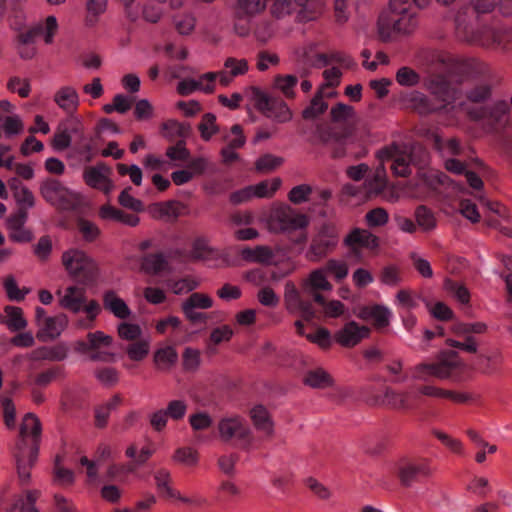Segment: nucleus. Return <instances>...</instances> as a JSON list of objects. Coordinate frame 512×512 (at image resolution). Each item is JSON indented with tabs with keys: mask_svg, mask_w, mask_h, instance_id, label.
Segmentation results:
<instances>
[{
	"mask_svg": "<svg viewBox=\"0 0 512 512\" xmlns=\"http://www.w3.org/2000/svg\"><path fill=\"white\" fill-rule=\"evenodd\" d=\"M464 368L465 363L456 351L442 350L437 354L435 362L422 361L412 366L410 375L412 380L419 382H427L430 378L447 380L455 371Z\"/></svg>",
	"mask_w": 512,
	"mask_h": 512,
	"instance_id": "nucleus-1",
	"label": "nucleus"
},
{
	"mask_svg": "<svg viewBox=\"0 0 512 512\" xmlns=\"http://www.w3.org/2000/svg\"><path fill=\"white\" fill-rule=\"evenodd\" d=\"M309 220L305 214L299 213L287 204H276L270 209L267 227L274 233H286L308 226Z\"/></svg>",
	"mask_w": 512,
	"mask_h": 512,
	"instance_id": "nucleus-2",
	"label": "nucleus"
},
{
	"mask_svg": "<svg viewBox=\"0 0 512 512\" xmlns=\"http://www.w3.org/2000/svg\"><path fill=\"white\" fill-rule=\"evenodd\" d=\"M61 261L66 272L83 283L93 280L98 274L96 261L81 249L70 248L64 251Z\"/></svg>",
	"mask_w": 512,
	"mask_h": 512,
	"instance_id": "nucleus-3",
	"label": "nucleus"
},
{
	"mask_svg": "<svg viewBox=\"0 0 512 512\" xmlns=\"http://www.w3.org/2000/svg\"><path fill=\"white\" fill-rule=\"evenodd\" d=\"M218 435L225 443H234L244 449L252 444V430L244 417L228 415L221 418L217 425Z\"/></svg>",
	"mask_w": 512,
	"mask_h": 512,
	"instance_id": "nucleus-4",
	"label": "nucleus"
},
{
	"mask_svg": "<svg viewBox=\"0 0 512 512\" xmlns=\"http://www.w3.org/2000/svg\"><path fill=\"white\" fill-rule=\"evenodd\" d=\"M338 242L339 232L337 227L334 224L325 223L312 238L306 252V258L311 262H319L335 250Z\"/></svg>",
	"mask_w": 512,
	"mask_h": 512,
	"instance_id": "nucleus-5",
	"label": "nucleus"
},
{
	"mask_svg": "<svg viewBox=\"0 0 512 512\" xmlns=\"http://www.w3.org/2000/svg\"><path fill=\"white\" fill-rule=\"evenodd\" d=\"M40 194L51 205L59 209H74L80 202V194L65 187L56 179H47L40 185Z\"/></svg>",
	"mask_w": 512,
	"mask_h": 512,
	"instance_id": "nucleus-6",
	"label": "nucleus"
},
{
	"mask_svg": "<svg viewBox=\"0 0 512 512\" xmlns=\"http://www.w3.org/2000/svg\"><path fill=\"white\" fill-rule=\"evenodd\" d=\"M36 337L39 341L48 342L58 338L65 330L68 320L64 314L48 316L42 307L35 308Z\"/></svg>",
	"mask_w": 512,
	"mask_h": 512,
	"instance_id": "nucleus-7",
	"label": "nucleus"
},
{
	"mask_svg": "<svg viewBox=\"0 0 512 512\" xmlns=\"http://www.w3.org/2000/svg\"><path fill=\"white\" fill-rule=\"evenodd\" d=\"M424 87L436 99L445 103L440 110L449 113L450 110L456 108L455 105L450 106L457 99V91L447 81L446 77L442 75H433L425 79Z\"/></svg>",
	"mask_w": 512,
	"mask_h": 512,
	"instance_id": "nucleus-8",
	"label": "nucleus"
},
{
	"mask_svg": "<svg viewBox=\"0 0 512 512\" xmlns=\"http://www.w3.org/2000/svg\"><path fill=\"white\" fill-rule=\"evenodd\" d=\"M301 289L304 293L311 296L314 302H323L322 293L331 292L332 283L328 280L326 270L317 268L312 270L301 281Z\"/></svg>",
	"mask_w": 512,
	"mask_h": 512,
	"instance_id": "nucleus-9",
	"label": "nucleus"
},
{
	"mask_svg": "<svg viewBox=\"0 0 512 512\" xmlns=\"http://www.w3.org/2000/svg\"><path fill=\"white\" fill-rule=\"evenodd\" d=\"M381 163L392 161L391 169L396 176L406 177L411 173L410 152L400 149L396 145L385 147L377 152Z\"/></svg>",
	"mask_w": 512,
	"mask_h": 512,
	"instance_id": "nucleus-10",
	"label": "nucleus"
},
{
	"mask_svg": "<svg viewBox=\"0 0 512 512\" xmlns=\"http://www.w3.org/2000/svg\"><path fill=\"white\" fill-rule=\"evenodd\" d=\"M284 304L291 314H300L305 320L314 318L315 311L311 302L304 300L300 291L292 281H287L284 286Z\"/></svg>",
	"mask_w": 512,
	"mask_h": 512,
	"instance_id": "nucleus-11",
	"label": "nucleus"
},
{
	"mask_svg": "<svg viewBox=\"0 0 512 512\" xmlns=\"http://www.w3.org/2000/svg\"><path fill=\"white\" fill-rule=\"evenodd\" d=\"M390 13L399 34H409L417 27L413 3L405 4L399 0H390Z\"/></svg>",
	"mask_w": 512,
	"mask_h": 512,
	"instance_id": "nucleus-12",
	"label": "nucleus"
},
{
	"mask_svg": "<svg viewBox=\"0 0 512 512\" xmlns=\"http://www.w3.org/2000/svg\"><path fill=\"white\" fill-rule=\"evenodd\" d=\"M203 262L208 267H226L230 265L229 258L213 248L207 239L194 238V262Z\"/></svg>",
	"mask_w": 512,
	"mask_h": 512,
	"instance_id": "nucleus-13",
	"label": "nucleus"
},
{
	"mask_svg": "<svg viewBox=\"0 0 512 512\" xmlns=\"http://www.w3.org/2000/svg\"><path fill=\"white\" fill-rule=\"evenodd\" d=\"M370 328L355 321L347 322L335 335V341L343 347H354L370 335Z\"/></svg>",
	"mask_w": 512,
	"mask_h": 512,
	"instance_id": "nucleus-14",
	"label": "nucleus"
},
{
	"mask_svg": "<svg viewBox=\"0 0 512 512\" xmlns=\"http://www.w3.org/2000/svg\"><path fill=\"white\" fill-rule=\"evenodd\" d=\"M27 211L19 209L16 213L9 215L5 220V228L9 238L14 242L26 243L33 238L32 232L25 227Z\"/></svg>",
	"mask_w": 512,
	"mask_h": 512,
	"instance_id": "nucleus-15",
	"label": "nucleus"
},
{
	"mask_svg": "<svg viewBox=\"0 0 512 512\" xmlns=\"http://www.w3.org/2000/svg\"><path fill=\"white\" fill-rule=\"evenodd\" d=\"M38 454V445L22 447V444L16 445L15 458L17 473L21 483H28L30 480V471L34 465Z\"/></svg>",
	"mask_w": 512,
	"mask_h": 512,
	"instance_id": "nucleus-16",
	"label": "nucleus"
},
{
	"mask_svg": "<svg viewBox=\"0 0 512 512\" xmlns=\"http://www.w3.org/2000/svg\"><path fill=\"white\" fill-rule=\"evenodd\" d=\"M109 174L110 169L100 164L87 167L83 172V179L88 186L109 194L114 189V184L110 180Z\"/></svg>",
	"mask_w": 512,
	"mask_h": 512,
	"instance_id": "nucleus-17",
	"label": "nucleus"
},
{
	"mask_svg": "<svg viewBox=\"0 0 512 512\" xmlns=\"http://www.w3.org/2000/svg\"><path fill=\"white\" fill-rule=\"evenodd\" d=\"M56 295L59 298V305L63 309L73 313L82 311L86 300V291L84 288L71 285L63 290L59 289Z\"/></svg>",
	"mask_w": 512,
	"mask_h": 512,
	"instance_id": "nucleus-18",
	"label": "nucleus"
},
{
	"mask_svg": "<svg viewBox=\"0 0 512 512\" xmlns=\"http://www.w3.org/2000/svg\"><path fill=\"white\" fill-rule=\"evenodd\" d=\"M258 108L263 111L267 117L279 123H285L292 119V112L285 102L269 100L264 94H260L259 96Z\"/></svg>",
	"mask_w": 512,
	"mask_h": 512,
	"instance_id": "nucleus-19",
	"label": "nucleus"
},
{
	"mask_svg": "<svg viewBox=\"0 0 512 512\" xmlns=\"http://www.w3.org/2000/svg\"><path fill=\"white\" fill-rule=\"evenodd\" d=\"M343 243L352 251L358 248L375 250L379 247V238L366 229L354 228L344 238Z\"/></svg>",
	"mask_w": 512,
	"mask_h": 512,
	"instance_id": "nucleus-20",
	"label": "nucleus"
},
{
	"mask_svg": "<svg viewBox=\"0 0 512 512\" xmlns=\"http://www.w3.org/2000/svg\"><path fill=\"white\" fill-rule=\"evenodd\" d=\"M460 108L465 109L466 113L474 120L491 119L494 122H498L508 113V104L504 101L495 102L490 106H479L475 108L461 104Z\"/></svg>",
	"mask_w": 512,
	"mask_h": 512,
	"instance_id": "nucleus-21",
	"label": "nucleus"
},
{
	"mask_svg": "<svg viewBox=\"0 0 512 512\" xmlns=\"http://www.w3.org/2000/svg\"><path fill=\"white\" fill-rule=\"evenodd\" d=\"M91 346L90 359L94 361L109 362L113 359L114 354L102 351V348H109L113 344V338L102 331H95L87 335Z\"/></svg>",
	"mask_w": 512,
	"mask_h": 512,
	"instance_id": "nucleus-22",
	"label": "nucleus"
},
{
	"mask_svg": "<svg viewBox=\"0 0 512 512\" xmlns=\"http://www.w3.org/2000/svg\"><path fill=\"white\" fill-rule=\"evenodd\" d=\"M155 486L159 495L165 499H171L175 504L189 503V498L182 496L181 493L175 490L171 483V474L166 469H160L154 474Z\"/></svg>",
	"mask_w": 512,
	"mask_h": 512,
	"instance_id": "nucleus-23",
	"label": "nucleus"
},
{
	"mask_svg": "<svg viewBox=\"0 0 512 512\" xmlns=\"http://www.w3.org/2000/svg\"><path fill=\"white\" fill-rule=\"evenodd\" d=\"M391 311L383 305L361 307L356 316L364 321L372 320L377 329L385 328L390 323Z\"/></svg>",
	"mask_w": 512,
	"mask_h": 512,
	"instance_id": "nucleus-24",
	"label": "nucleus"
},
{
	"mask_svg": "<svg viewBox=\"0 0 512 512\" xmlns=\"http://www.w3.org/2000/svg\"><path fill=\"white\" fill-rule=\"evenodd\" d=\"M250 418L254 428L260 432L265 439H271L274 436V422L268 410L261 405H257L250 410Z\"/></svg>",
	"mask_w": 512,
	"mask_h": 512,
	"instance_id": "nucleus-25",
	"label": "nucleus"
},
{
	"mask_svg": "<svg viewBox=\"0 0 512 512\" xmlns=\"http://www.w3.org/2000/svg\"><path fill=\"white\" fill-rule=\"evenodd\" d=\"M54 103L64 112L74 113L80 103L77 90L69 85L57 89L53 95Z\"/></svg>",
	"mask_w": 512,
	"mask_h": 512,
	"instance_id": "nucleus-26",
	"label": "nucleus"
},
{
	"mask_svg": "<svg viewBox=\"0 0 512 512\" xmlns=\"http://www.w3.org/2000/svg\"><path fill=\"white\" fill-rule=\"evenodd\" d=\"M431 469L426 461H404L399 465L398 474L405 485H410L419 476H428Z\"/></svg>",
	"mask_w": 512,
	"mask_h": 512,
	"instance_id": "nucleus-27",
	"label": "nucleus"
},
{
	"mask_svg": "<svg viewBox=\"0 0 512 512\" xmlns=\"http://www.w3.org/2000/svg\"><path fill=\"white\" fill-rule=\"evenodd\" d=\"M224 69L219 72V82L223 86L231 83L234 77L247 73L249 66L244 58L229 57L224 61Z\"/></svg>",
	"mask_w": 512,
	"mask_h": 512,
	"instance_id": "nucleus-28",
	"label": "nucleus"
},
{
	"mask_svg": "<svg viewBox=\"0 0 512 512\" xmlns=\"http://www.w3.org/2000/svg\"><path fill=\"white\" fill-rule=\"evenodd\" d=\"M104 308L118 319L130 318L132 311L127 303L115 291L108 290L103 294Z\"/></svg>",
	"mask_w": 512,
	"mask_h": 512,
	"instance_id": "nucleus-29",
	"label": "nucleus"
},
{
	"mask_svg": "<svg viewBox=\"0 0 512 512\" xmlns=\"http://www.w3.org/2000/svg\"><path fill=\"white\" fill-rule=\"evenodd\" d=\"M149 211L154 218L171 221L182 215L185 207L178 201H167L152 204Z\"/></svg>",
	"mask_w": 512,
	"mask_h": 512,
	"instance_id": "nucleus-30",
	"label": "nucleus"
},
{
	"mask_svg": "<svg viewBox=\"0 0 512 512\" xmlns=\"http://www.w3.org/2000/svg\"><path fill=\"white\" fill-rule=\"evenodd\" d=\"M413 398H416V395L408 391H397L387 388L384 391L382 402L395 410H409L413 407Z\"/></svg>",
	"mask_w": 512,
	"mask_h": 512,
	"instance_id": "nucleus-31",
	"label": "nucleus"
},
{
	"mask_svg": "<svg viewBox=\"0 0 512 512\" xmlns=\"http://www.w3.org/2000/svg\"><path fill=\"white\" fill-rule=\"evenodd\" d=\"M41 435V423L37 416L28 413L24 416L21 427H20V440L17 444H22V447H28L26 438L32 437L33 444L37 445V442Z\"/></svg>",
	"mask_w": 512,
	"mask_h": 512,
	"instance_id": "nucleus-32",
	"label": "nucleus"
},
{
	"mask_svg": "<svg viewBox=\"0 0 512 512\" xmlns=\"http://www.w3.org/2000/svg\"><path fill=\"white\" fill-rule=\"evenodd\" d=\"M67 355V346L65 344H58L36 348L32 351L31 358L35 361H62Z\"/></svg>",
	"mask_w": 512,
	"mask_h": 512,
	"instance_id": "nucleus-33",
	"label": "nucleus"
},
{
	"mask_svg": "<svg viewBox=\"0 0 512 512\" xmlns=\"http://www.w3.org/2000/svg\"><path fill=\"white\" fill-rule=\"evenodd\" d=\"M240 255L247 262L266 265L271 264L275 257L273 250L264 245H258L255 248H244L241 250Z\"/></svg>",
	"mask_w": 512,
	"mask_h": 512,
	"instance_id": "nucleus-34",
	"label": "nucleus"
},
{
	"mask_svg": "<svg viewBox=\"0 0 512 512\" xmlns=\"http://www.w3.org/2000/svg\"><path fill=\"white\" fill-rule=\"evenodd\" d=\"M403 101L406 105L416 110L419 114H429L436 110L428 97L419 91H411L403 96Z\"/></svg>",
	"mask_w": 512,
	"mask_h": 512,
	"instance_id": "nucleus-35",
	"label": "nucleus"
},
{
	"mask_svg": "<svg viewBox=\"0 0 512 512\" xmlns=\"http://www.w3.org/2000/svg\"><path fill=\"white\" fill-rule=\"evenodd\" d=\"M305 385L315 389H325L333 385L332 376L323 368H315L308 370L304 377Z\"/></svg>",
	"mask_w": 512,
	"mask_h": 512,
	"instance_id": "nucleus-36",
	"label": "nucleus"
},
{
	"mask_svg": "<svg viewBox=\"0 0 512 512\" xmlns=\"http://www.w3.org/2000/svg\"><path fill=\"white\" fill-rule=\"evenodd\" d=\"M99 215L105 220H114L135 227L139 224V217L132 214H127L122 210L110 205H104L99 210Z\"/></svg>",
	"mask_w": 512,
	"mask_h": 512,
	"instance_id": "nucleus-37",
	"label": "nucleus"
},
{
	"mask_svg": "<svg viewBox=\"0 0 512 512\" xmlns=\"http://www.w3.org/2000/svg\"><path fill=\"white\" fill-rule=\"evenodd\" d=\"M363 187L368 197L379 195L386 188V170L384 164L376 168L372 178L365 180Z\"/></svg>",
	"mask_w": 512,
	"mask_h": 512,
	"instance_id": "nucleus-38",
	"label": "nucleus"
},
{
	"mask_svg": "<svg viewBox=\"0 0 512 512\" xmlns=\"http://www.w3.org/2000/svg\"><path fill=\"white\" fill-rule=\"evenodd\" d=\"M434 148L440 153L443 158H450V156L460 155L462 148L460 142L456 138L443 140L440 135L433 133L431 135Z\"/></svg>",
	"mask_w": 512,
	"mask_h": 512,
	"instance_id": "nucleus-39",
	"label": "nucleus"
},
{
	"mask_svg": "<svg viewBox=\"0 0 512 512\" xmlns=\"http://www.w3.org/2000/svg\"><path fill=\"white\" fill-rule=\"evenodd\" d=\"M177 360L178 354L173 346L159 347L153 355L155 366L162 371L169 370Z\"/></svg>",
	"mask_w": 512,
	"mask_h": 512,
	"instance_id": "nucleus-40",
	"label": "nucleus"
},
{
	"mask_svg": "<svg viewBox=\"0 0 512 512\" xmlns=\"http://www.w3.org/2000/svg\"><path fill=\"white\" fill-rule=\"evenodd\" d=\"M150 349V337H142L127 345V347L125 348V352L130 360L135 362H142L149 355Z\"/></svg>",
	"mask_w": 512,
	"mask_h": 512,
	"instance_id": "nucleus-41",
	"label": "nucleus"
},
{
	"mask_svg": "<svg viewBox=\"0 0 512 512\" xmlns=\"http://www.w3.org/2000/svg\"><path fill=\"white\" fill-rule=\"evenodd\" d=\"M5 319L2 321L9 330L15 332L26 328L27 321L24 318L23 310L16 306H6L4 308Z\"/></svg>",
	"mask_w": 512,
	"mask_h": 512,
	"instance_id": "nucleus-42",
	"label": "nucleus"
},
{
	"mask_svg": "<svg viewBox=\"0 0 512 512\" xmlns=\"http://www.w3.org/2000/svg\"><path fill=\"white\" fill-rule=\"evenodd\" d=\"M167 261L163 254H148L142 258L141 270L151 275H157L167 269Z\"/></svg>",
	"mask_w": 512,
	"mask_h": 512,
	"instance_id": "nucleus-43",
	"label": "nucleus"
},
{
	"mask_svg": "<svg viewBox=\"0 0 512 512\" xmlns=\"http://www.w3.org/2000/svg\"><path fill=\"white\" fill-rule=\"evenodd\" d=\"M282 181L275 177L272 179L261 181L255 185H251L254 198H271L280 188Z\"/></svg>",
	"mask_w": 512,
	"mask_h": 512,
	"instance_id": "nucleus-44",
	"label": "nucleus"
},
{
	"mask_svg": "<svg viewBox=\"0 0 512 512\" xmlns=\"http://www.w3.org/2000/svg\"><path fill=\"white\" fill-rule=\"evenodd\" d=\"M444 290L459 303L467 305L470 302V292L468 288L457 281L451 279H445L443 283Z\"/></svg>",
	"mask_w": 512,
	"mask_h": 512,
	"instance_id": "nucleus-45",
	"label": "nucleus"
},
{
	"mask_svg": "<svg viewBox=\"0 0 512 512\" xmlns=\"http://www.w3.org/2000/svg\"><path fill=\"white\" fill-rule=\"evenodd\" d=\"M378 35L382 41L392 40L398 33L396 25H394V19L389 12L379 17L377 23Z\"/></svg>",
	"mask_w": 512,
	"mask_h": 512,
	"instance_id": "nucleus-46",
	"label": "nucleus"
},
{
	"mask_svg": "<svg viewBox=\"0 0 512 512\" xmlns=\"http://www.w3.org/2000/svg\"><path fill=\"white\" fill-rule=\"evenodd\" d=\"M39 496V492L27 491L24 496L17 498L13 507L8 512H38L35 507V502Z\"/></svg>",
	"mask_w": 512,
	"mask_h": 512,
	"instance_id": "nucleus-47",
	"label": "nucleus"
},
{
	"mask_svg": "<svg viewBox=\"0 0 512 512\" xmlns=\"http://www.w3.org/2000/svg\"><path fill=\"white\" fill-rule=\"evenodd\" d=\"M166 156L171 160V166H180L189 160L190 151L186 148L185 142L179 140L166 150Z\"/></svg>",
	"mask_w": 512,
	"mask_h": 512,
	"instance_id": "nucleus-48",
	"label": "nucleus"
},
{
	"mask_svg": "<svg viewBox=\"0 0 512 512\" xmlns=\"http://www.w3.org/2000/svg\"><path fill=\"white\" fill-rule=\"evenodd\" d=\"M77 229L85 242L91 243L101 236L99 226L87 219L81 218L77 221Z\"/></svg>",
	"mask_w": 512,
	"mask_h": 512,
	"instance_id": "nucleus-49",
	"label": "nucleus"
},
{
	"mask_svg": "<svg viewBox=\"0 0 512 512\" xmlns=\"http://www.w3.org/2000/svg\"><path fill=\"white\" fill-rule=\"evenodd\" d=\"M233 336V329L228 325H222L212 330L210 342L208 343V352L215 353V346L228 342Z\"/></svg>",
	"mask_w": 512,
	"mask_h": 512,
	"instance_id": "nucleus-50",
	"label": "nucleus"
},
{
	"mask_svg": "<svg viewBox=\"0 0 512 512\" xmlns=\"http://www.w3.org/2000/svg\"><path fill=\"white\" fill-rule=\"evenodd\" d=\"M415 219L417 227L423 231H431L437 225L434 214L425 206H419L415 210Z\"/></svg>",
	"mask_w": 512,
	"mask_h": 512,
	"instance_id": "nucleus-51",
	"label": "nucleus"
},
{
	"mask_svg": "<svg viewBox=\"0 0 512 512\" xmlns=\"http://www.w3.org/2000/svg\"><path fill=\"white\" fill-rule=\"evenodd\" d=\"M164 135L170 139L180 137L181 140L189 136L190 127L187 124L180 123L176 120H168L162 125Z\"/></svg>",
	"mask_w": 512,
	"mask_h": 512,
	"instance_id": "nucleus-52",
	"label": "nucleus"
},
{
	"mask_svg": "<svg viewBox=\"0 0 512 512\" xmlns=\"http://www.w3.org/2000/svg\"><path fill=\"white\" fill-rule=\"evenodd\" d=\"M328 108L327 103L323 99L322 91H319L311 100L310 105L302 112L304 119H314L323 114Z\"/></svg>",
	"mask_w": 512,
	"mask_h": 512,
	"instance_id": "nucleus-53",
	"label": "nucleus"
},
{
	"mask_svg": "<svg viewBox=\"0 0 512 512\" xmlns=\"http://www.w3.org/2000/svg\"><path fill=\"white\" fill-rule=\"evenodd\" d=\"M429 313L437 320L448 321L454 317V312L444 302L438 301L432 304L430 301L423 300Z\"/></svg>",
	"mask_w": 512,
	"mask_h": 512,
	"instance_id": "nucleus-54",
	"label": "nucleus"
},
{
	"mask_svg": "<svg viewBox=\"0 0 512 512\" xmlns=\"http://www.w3.org/2000/svg\"><path fill=\"white\" fill-rule=\"evenodd\" d=\"M4 289L6 291L7 297L12 301H22L25 296L30 292L28 288H19L16 279L10 275L4 279L3 282Z\"/></svg>",
	"mask_w": 512,
	"mask_h": 512,
	"instance_id": "nucleus-55",
	"label": "nucleus"
},
{
	"mask_svg": "<svg viewBox=\"0 0 512 512\" xmlns=\"http://www.w3.org/2000/svg\"><path fill=\"white\" fill-rule=\"evenodd\" d=\"M118 336L125 341H136L142 338V329L138 324L121 322L117 327Z\"/></svg>",
	"mask_w": 512,
	"mask_h": 512,
	"instance_id": "nucleus-56",
	"label": "nucleus"
},
{
	"mask_svg": "<svg viewBox=\"0 0 512 512\" xmlns=\"http://www.w3.org/2000/svg\"><path fill=\"white\" fill-rule=\"evenodd\" d=\"M7 89L12 93H17L20 97L26 98L31 92L29 79L19 76H12L7 81Z\"/></svg>",
	"mask_w": 512,
	"mask_h": 512,
	"instance_id": "nucleus-57",
	"label": "nucleus"
},
{
	"mask_svg": "<svg viewBox=\"0 0 512 512\" xmlns=\"http://www.w3.org/2000/svg\"><path fill=\"white\" fill-rule=\"evenodd\" d=\"M198 129L203 140H210L211 137L218 132L216 116L211 113L204 114L201 122L198 125Z\"/></svg>",
	"mask_w": 512,
	"mask_h": 512,
	"instance_id": "nucleus-58",
	"label": "nucleus"
},
{
	"mask_svg": "<svg viewBox=\"0 0 512 512\" xmlns=\"http://www.w3.org/2000/svg\"><path fill=\"white\" fill-rule=\"evenodd\" d=\"M389 214L386 209L377 207L365 214V222L368 227H382L388 223Z\"/></svg>",
	"mask_w": 512,
	"mask_h": 512,
	"instance_id": "nucleus-59",
	"label": "nucleus"
},
{
	"mask_svg": "<svg viewBox=\"0 0 512 512\" xmlns=\"http://www.w3.org/2000/svg\"><path fill=\"white\" fill-rule=\"evenodd\" d=\"M420 295L411 290L401 289L396 294V304L403 309H415L419 305Z\"/></svg>",
	"mask_w": 512,
	"mask_h": 512,
	"instance_id": "nucleus-60",
	"label": "nucleus"
},
{
	"mask_svg": "<svg viewBox=\"0 0 512 512\" xmlns=\"http://www.w3.org/2000/svg\"><path fill=\"white\" fill-rule=\"evenodd\" d=\"M65 376V371L62 367H52L45 371L40 372L34 378V384L39 387H46L52 381L57 378H62Z\"/></svg>",
	"mask_w": 512,
	"mask_h": 512,
	"instance_id": "nucleus-61",
	"label": "nucleus"
},
{
	"mask_svg": "<svg viewBox=\"0 0 512 512\" xmlns=\"http://www.w3.org/2000/svg\"><path fill=\"white\" fill-rule=\"evenodd\" d=\"M219 79V72H207L194 79V91L211 93L214 91L216 79Z\"/></svg>",
	"mask_w": 512,
	"mask_h": 512,
	"instance_id": "nucleus-62",
	"label": "nucleus"
},
{
	"mask_svg": "<svg viewBox=\"0 0 512 512\" xmlns=\"http://www.w3.org/2000/svg\"><path fill=\"white\" fill-rule=\"evenodd\" d=\"M330 115L332 121L337 123H346L347 121L354 117L355 111L353 107L349 105L338 103L337 105L331 108Z\"/></svg>",
	"mask_w": 512,
	"mask_h": 512,
	"instance_id": "nucleus-63",
	"label": "nucleus"
},
{
	"mask_svg": "<svg viewBox=\"0 0 512 512\" xmlns=\"http://www.w3.org/2000/svg\"><path fill=\"white\" fill-rule=\"evenodd\" d=\"M74 153L79 158V161L89 163L95 157L96 150L90 140L82 138L81 142L74 148Z\"/></svg>",
	"mask_w": 512,
	"mask_h": 512,
	"instance_id": "nucleus-64",
	"label": "nucleus"
}]
</instances>
